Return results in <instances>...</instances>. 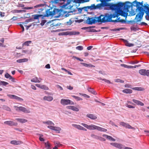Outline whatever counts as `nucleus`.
I'll use <instances>...</instances> for the list:
<instances>
[{
	"instance_id": "f257e3e1",
	"label": "nucleus",
	"mask_w": 149,
	"mask_h": 149,
	"mask_svg": "<svg viewBox=\"0 0 149 149\" xmlns=\"http://www.w3.org/2000/svg\"><path fill=\"white\" fill-rule=\"evenodd\" d=\"M100 1L101 2V3L96 5L94 4H92L90 6H88V8L91 10L100 9L103 7L107 6L113 11L112 13L110 15H116V17L120 15L125 17H127L128 14L126 12L129 11V6L122 2H119L116 4H111L107 3L105 0Z\"/></svg>"
},
{
	"instance_id": "f03ea898",
	"label": "nucleus",
	"mask_w": 149,
	"mask_h": 149,
	"mask_svg": "<svg viewBox=\"0 0 149 149\" xmlns=\"http://www.w3.org/2000/svg\"><path fill=\"white\" fill-rule=\"evenodd\" d=\"M117 17L116 15H110L109 13H106L105 15H101L96 18L95 19L93 17H88L86 20V23L88 24H95L97 22L101 23H105L110 22L111 19Z\"/></svg>"
},
{
	"instance_id": "7ed1b4c3",
	"label": "nucleus",
	"mask_w": 149,
	"mask_h": 149,
	"mask_svg": "<svg viewBox=\"0 0 149 149\" xmlns=\"http://www.w3.org/2000/svg\"><path fill=\"white\" fill-rule=\"evenodd\" d=\"M13 107L17 111H21L24 113H27L31 112V111L29 109H27L26 108L22 107H18L14 106Z\"/></svg>"
},
{
	"instance_id": "20e7f679",
	"label": "nucleus",
	"mask_w": 149,
	"mask_h": 149,
	"mask_svg": "<svg viewBox=\"0 0 149 149\" xmlns=\"http://www.w3.org/2000/svg\"><path fill=\"white\" fill-rule=\"evenodd\" d=\"M80 33L78 31H66L65 32H63L60 33H58L59 36L67 35L70 36L72 35H78Z\"/></svg>"
},
{
	"instance_id": "39448f33",
	"label": "nucleus",
	"mask_w": 149,
	"mask_h": 149,
	"mask_svg": "<svg viewBox=\"0 0 149 149\" xmlns=\"http://www.w3.org/2000/svg\"><path fill=\"white\" fill-rule=\"evenodd\" d=\"M81 124L85 127L90 130H97L98 126L94 125L91 124V125H88L84 123H81Z\"/></svg>"
},
{
	"instance_id": "423d86ee",
	"label": "nucleus",
	"mask_w": 149,
	"mask_h": 149,
	"mask_svg": "<svg viewBox=\"0 0 149 149\" xmlns=\"http://www.w3.org/2000/svg\"><path fill=\"white\" fill-rule=\"evenodd\" d=\"M144 14L143 12H139L136 15L134 19L135 22L136 23L140 22L142 19Z\"/></svg>"
},
{
	"instance_id": "0eeeda50",
	"label": "nucleus",
	"mask_w": 149,
	"mask_h": 149,
	"mask_svg": "<svg viewBox=\"0 0 149 149\" xmlns=\"http://www.w3.org/2000/svg\"><path fill=\"white\" fill-rule=\"evenodd\" d=\"M60 103L63 105H67L68 104L72 105L74 104V102L70 100L63 98L61 100Z\"/></svg>"
},
{
	"instance_id": "6e6552de",
	"label": "nucleus",
	"mask_w": 149,
	"mask_h": 149,
	"mask_svg": "<svg viewBox=\"0 0 149 149\" xmlns=\"http://www.w3.org/2000/svg\"><path fill=\"white\" fill-rule=\"evenodd\" d=\"M135 2L136 3V6L139 12H143V9L142 8V6H143V2L142 1L140 2L136 0L135 1Z\"/></svg>"
},
{
	"instance_id": "1a4fd4ad",
	"label": "nucleus",
	"mask_w": 149,
	"mask_h": 149,
	"mask_svg": "<svg viewBox=\"0 0 149 149\" xmlns=\"http://www.w3.org/2000/svg\"><path fill=\"white\" fill-rule=\"evenodd\" d=\"M7 95L11 99H15L19 102H22L23 101V99L15 95L8 94Z\"/></svg>"
},
{
	"instance_id": "9d476101",
	"label": "nucleus",
	"mask_w": 149,
	"mask_h": 149,
	"mask_svg": "<svg viewBox=\"0 0 149 149\" xmlns=\"http://www.w3.org/2000/svg\"><path fill=\"white\" fill-rule=\"evenodd\" d=\"M43 6V5L42 4H40L37 5L36 6H34V8H38L37 9H36V10L35 11L37 13H40L43 10V8H39L40 7H41Z\"/></svg>"
},
{
	"instance_id": "9b49d317",
	"label": "nucleus",
	"mask_w": 149,
	"mask_h": 149,
	"mask_svg": "<svg viewBox=\"0 0 149 149\" xmlns=\"http://www.w3.org/2000/svg\"><path fill=\"white\" fill-rule=\"evenodd\" d=\"M4 123L10 126H17V123L10 120L5 121Z\"/></svg>"
},
{
	"instance_id": "f8f14e48",
	"label": "nucleus",
	"mask_w": 149,
	"mask_h": 149,
	"mask_svg": "<svg viewBox=\"0 0 149 149\" xmlns=\"http://www.w3.org/2000/svg\"><path fill=\"white\" fill-rule=\"evenodd\" d=\"M54 126H47V127L51 130L55 131H60L61 130V129L60 127H58Z\"/></svg>"
},
{
	"instance_id": "ddd939ff",
	"label": "nucleus",
	"mask_w": 149,
	"mask_h": 149,
	"mask_svg": "<svg viewBox=\"0 0 149 149\" xmlns=\"http://www.w3.org/2000/svg\"><path fill=\"white\" fill-rule=\"evenodd\" d=\"M120 125L126 128L132 129L133 128V127L131 126L129 124L123 122H120Z\"/></svg>"
},
{
	"instance_id": "4468645a",
	"label": "nucleus",
	"mask_w": 149,
	"mask_h": 149,
	"mask_svg": "<svg viewBox=\"0 0 149 149\" xmlns=\"http://www.w3.org/2000/svg\"><path fill=\"white\" fill-rule=\"evenodd\" d=\"M32 18L31 19H35L39 20L40 18L42 17V19L43 18V15H38V14H34L32 15Z\"/></svg>"
},
{
	"instance_id": "2eb2a0df",
	"label": "nucleus",
	"mask_w": 149,
	"mask_h": 149,
	"mask_svg": "<svg viewBox=\"0 0 149 149\" xmlns=\"http://www.w3.org/2000/svg\"><path fill=\"white\" fill-rule=\"evenodd\" d=\"M66 108L67 109H71L73 111H74L77 112L79 111V109L78 108L74 106H67L66 107Z\"/></svg>"
},
{
	"instance_id": "dca6fc26",
	"label": "nucleus",
	"mask_w": 149,
	"mask_h": 149,
	"mask_svg": "<svg viewBox=\"0 0 149 149\" xmlns=\"http://www.w3.org/2000/svg\"><path fill=\"white\" fill-rule=\"evenodd\" d=\"M86 116L93 120H95L97 118V117L95 115L92 114H88L86 115Z\"/></svg>"
},
{
	"instance_id": "f3484780",
	"label": "nucleus",
	"mask_w": 149,
	"mask_h": 149,
	"mask_svg": "<svg viewBox=\"0 0 149 149\" xmlns=\"http://www.w3.org/2000/svg\"><path fill=\"white\" fill-rule=\"evenodd\" d=\"M10 143L14 145H19L22 144V142L20 141L13 140L10 141Z\"/></svg>"
},
{
	"instance_id": "a211bd4d",
	"label": "nucleus",
	"mask_w": 149,
	"mask_h": 149,
	"mask_svg": "<svg viewBox=\"0 0 149 149\" xmlns=\"http://www.w3.org/2000/svg\"><path fill=\"white\" fill-rule=\"evenodd\" d=\"M132 101L134 102L137 105H139L141 106H143L144 105V104L143 102L140 101L135 99H133Z\"/></svg>"
},
{
	"instance_id": "6ab92c4d",
	"label": "nucleus",
	"mask_w": 149,
	"mask_h": 149,
	"mask_svg": "<svg viewBox=\"0 0 149 149\" xmlns=\"http://www.w3.org/2000/svg\"><path fill=\"white\" fill-rule=\"evenodd\" d=\"M122 40L125 43V45L126 46L130 47L133 46L134 45V44L129 43L126 40L122 39Z\"/></svg>"
},
{
	"instance_id": "aec40b11",
	"label": "nucleus",
	"mask_w": 149,
	"mask_h": 149,
	"mask_svg": "<svg viewBox=\"0 0 149 149\" xmlns=\"http://www.w3.org/2000/svg\"><path fill=\"white\" fill-rule=\"evenodd\" d=\"M46 14L45 15L43 16V17H48L49 16L52 15H53V12L50 11L49 10H47L46 11Z\"/></svg>"
},
{
	"instance_id": "412c9836",
	"label": "nucleus",
	"mask_w": 149,
	"mask_h": 149,
	"mask_svg": "<svg viewBox=\"0 0 149 149\" xmlns=\"http://www.w3.org/2000/svg\"><path fill=\"white\" fill-rule=\"evenodd\" d=\"M43 99L44 100L49 102L51 101L53 99L52 97L50 96H45Z\"/></svg>"
},
{
	"instance_id": "4be33fe9",
	"label": "nucleus",
	"mask_w": 149,
	"mask_h": 149,
	"mask_svg": "<svg viewBox=\"0 0 149 149\" xmlns=\"http://www.w3.org/2000/svg\"><path fill=\"white\" fill-rule=\"evenodd\" d=\"M103 136L106 138L107 139L113 141H115L116 140L110 136H108L106 134H103Z\"/></svg>"
},
{
	"instance_id": "5701e85b",
	"label": "nucleus",
	"mask_w": 149,
	"mask_h": 149,
	"mask_svg": "<svg viewBox=\"0 0 149 149\" xmlns=\"http://www.w3.org/2000/svg\"><path fill=\"white\" fill-rule=\"evenodd\" d=\"M120 18H118V19L115 20H112L111 19V21L110 22H120L122 23H125V21L123 19H120L119 20Z\"/></svg>"
},
{
	"instance_id": "b1692460",
	"label": "nucleus",
	"mask_w": 149,
	"mask_h": 149,
	"mask_svg": "<svg viewBox=\"0 0 149 149\" xmlns=\"http://www.w3.org/2000/svg\"><path fill=\"white\" fill-rule=\"evenodd\" d=\"M15 120L17 121L22 123H25L27 121V120L24 118H16Z\"/></svg>"
},
{
	"instance_id": "393cba45",
	"label": "nucleus",
	"mask_w": 149,
	"mask_h": 149,
	"mask_svg": "<svg viewBox=\"0 0 149 149\" xmlns=\"http://www.w3.org/2000/svg\"><path fill=\"white\" fill-rule=\"evenodd\" d=\"M122 92L124 93L130 94L132 93V91L130 89L126 88L123 90Z\"/></svg>"
},
{
	"instance_id": "a878e982",
	"label": "nucleus",
	"mask_w": 149,
	"mask_h": 149,
	"mask_svg": "<svg viewBox=\"0 0 149 149\" xmlns=\"http://www.w3.org/2000/svg\"><path fill=\"white\" fill-rule=\"evenodd\" d=\"M90 0H74V2L77 3H83L84 2H87Z\"/></svg>"
},
{
	"instance_id": "bb28decb",
	"label": "nucleus",
	"mask_w": 149,
	"mask_h": 149,
	"mask_svg": "<svg viewBox=\"0 0 149 149\" xmlns=\"http://www.w3.org/2000/svg\"><path fill=\"white\" fill-rule=\"evenodd\" d=\"M45 147L47 149H51V145L48 141L45 143Z\"/></svg>"
},
{
	"instance_id": "cd10ccee",
	"label": "nucleus",
	"mask_w": 149,
	"mask_h": 149,
	"mask_svg": "<svg viewBox=\"0 0 149 149\" xmlns=\"http://www.w3.org/2000/svg\"><path fill=\"white\" fill-rule=\"evenodd\" d=\"M72 126L73 127H74L80 130H81L82 129V128L83 127L79 125L75 124H72Z\"/></svg>"
},
{
	"instance_id": "c85d7f7f",
	"label": "nucleus",
	"mask_w": 149,
	"mask_h": 149,
	"mask_svg": "<svg viewBox=\"0 0 149 149\" xmlns=\"http://www.w3.org/2000/svg\"><path fill=\"white\" fill-rule=\"evenodd\" d=\"M28 61V59L26 58H24L23 59H18L17 60V62L19 63H21L27 62Z\"/></svg>"
},
{
	"instance_id": "c756f323",
	"label": "nucleus",
	"mask_w": 149,
	"mask_h": 149,
	"mask_svg": "<svg viewBox=\"0 0 149 149\" xmlns=\"http://www.w3.org/2000/svg\"><path fill=\"white\" fill-rule=\"evenodd\" d=\"M88 90L89 92L91 93L94 94L96 95V92L94 90L93 88H91V87H88Z\"/></svg>"
},
{
	"instance_id": "7c9ffc66",
	"label": "nucleus",
	"mask_w": 149,
	"mask_h": 149,
	"mask_svg": "<svg viewBox=\"0 0 149 149\" xmlns=\"http://www.w3.org/2000/svg\"><path fill=\"white\" fill-rule=\"evenodd\" d=\"M146 70L145 69H141L139 70V73L141 75L145 76Z\"/></svg>"
},
{
	"instance_id": "2f4dec72",
	"label": "nucleus",
	"mask_w": 149,
	"mask_h": 149,
	"mask_svg": "<svg viewBox=\"0 0 149 149\" xmlns=\"http://www.w3.org/2000/svg\"><path fill=\"white\" fill-rule=\"evenodd\" d=\"M81 64L86 67H95L94 66L92 65L85 63H81Z\"/></svg>"
},
{
	"instance_id": "473e14b6",
	"label": "nucleus",
	"mask_w": 149,
	"mask_h": 149,
	"mask_svg": "<svg viewBox=\"0 0 149 149\" xmlns=\"http://www.w3.org/2000/svg\"><path fill=\"white\" fill-rule=\"evenodd\" d=\"M43 123L44 124H46L48 125H51L50 126L54 125V124L50 120H48L47 121H43Z\"/></svg>"
},
{
	"instance_id": "72a5a7b5",
	"label": "nucleus",
	"mask_w": 149,
	"mask_h": 149,
	"mask_svg": "<svg viewBox=\"0 0 149 149\" xmlns=\"http://www.w3.org/2000/svg\"><path fill=\"white\" fill-rule=\"evenodd\" d=\"M31 81L32 82H35V83H39L40 82V81L38 77H36L31 79Z\"/></svg>"
},
{
	"instance_id": "f704fd0d",
	"label": "nucleus",
	"mask_w": 149,
	"mask_h": 149,
	"mask_svg": "<svg viewBox=\"0 0 149 149\" xmlns=\"http://www.w3.org/2000/svg\"><path fill=\"white\" fill-rule=\"evenodd\" d=\"M4 41V40L3 38H2L1 39V47H6V44H4L3 42Z\"/></svg>"
},
{
	"instance_id": "c9c22d12",
	"label": "nucleus",
	"mask_w": 149,
	"mask_h": 149,
	"mask_svg": "<svg viewBox=\"0 0 149 149\" xmlns=\"http://www.w3.org/2000/svg\"><path fill=\"white\" fill-rule=\"evenodd\" d=\"M97 130H98L101 131L106 132L107 131V130L103 128L98 126L97 127Z\"/></svg>"
},
{
	"instance_id": "e433bc0d",
	"label": "nucleus",
	"mask_w": 149,
	"mask_h": 149,
	"mask_svg": "<svg viewBox=\"0 0 149 149\" xmlns=\"http://www.w3.org/2000/svg\"><path fill=\"white\" fill-rule=\"evenodd\" d=\"M72 97L77 101L82 100V99L81 98L78 96L72 95Z\"/></svg>"
},
{
	"instance_id": "4c0bfd02",
	"label": "nucleus",
	"mask_w": 149,
	"mask_h": 149,
	"mask_svg": "<svg viewBox=\"0 0 149 149\" xmlns=\"http://www.w3.org/2000/svg\"><path fill=\"white\" fill-rule=\"evenodd\" d=\"M40 88L46 90H48L49 89L48 87L45 85H41V86H40Z\"/></svg>"
},
{
	"instance_id": "58836bf2",
	"label": "nucleus",
	"mask_w": 149,
	"mask_h": 149,
	"mask_svg": "<svg viewBox=\"0 0 149 149\" xmlns=\"http://www.w3.org/2000/svg\"><path fill=\"white\" fill-rule=\"evenodd\" d=\"M55 146L58 147H60L62 145L59 143L57 141H54V142Z\"/></svg>"
},
{
	"instance_id": "ea45409f",
	"label": "nucleus",
	"mask_w": 149,
	"mask_h": 149,
	"mask_svg": "<svg viewBox=\"0 0 149 149\" xmlns=\"http://www.w3.org/2000/svg\"><path fill=\"white\" fill-rule=\"evenodd\" d=\"M31 42L30 41H26L24 43H23V45H26L28 46L29 45V44H30L31 43Z\"/></svg>"
},
{
	"instance_id": "a19ab883",
	"label": "nucleus",
	"mask_w": 149,
	"mask_h": 149,
	"mask_svg": "<svg viewBox=\"0 0 149 149\" xmlns=\"http://www.w3.org/2000/svg\"><path fill=\"white\" fill-rule=\"evenodd\" d=\"M3 109L6 110L7 111H11V109L10 108L6 106H4L3 107Z\"/></svg>"
},
{
	"instance_id": "79ce46f5",
	"label": "nucleus",
	"mask_w": 149,
	"mask_h": 149,
	"mask_svg": "<svg viewBox=\"0 0 149 149\" xmlns=\"http://www.w3.org/2000/svg\"><path fill=\"white\" fill-rule=\"evenodd\" d=\"M91 136L92 138L97 139H98L99 137V136L95 135L94 134H91Z\"/></svg>"
},
{
	"instance_id": "37998d69",
	"label": "nucleus",
	"mask_w": 149,
	"mask_h": 149,
	"mask_svg": "<svg viewBox=\"0 0 149 149\" xmlns=\"http://www.w3.org/2000/svg\"><path fill=\"white\" fill-rule=\"evenodd\" d=\"M115 81L116 82H120L121 83H123L124 81L121 79H116L115 80Z\"/></svg>"
},
{
	"instance_id": "c03bdc74",
	"label": "nucleus",
	"mask_w": 149,
	"mask_h": 149,
	"mask_svg": "<svg viewBox=\"0 0 149 149\" xmlns=\"http://www.w3.org/2000/svg\"><path fill=\"white\" fill-rule=\"evenodd\" d=\"M8 84V82L4 81H1V85H2L4 86H6Z\"/></svg>"
},
{
	"instance_id": "a18cd8bd",
	"label": "nucleus",
	"mask_w": 149,
	"mask_h": 149,
	"mask_svg": "<svg viewBox=\"0 0 149 149\" xmlns=\"http://www.w3.org/2000/svg\"><path fill=\"white\" fill-rule=\"evenodd\" d=\"M71 13V12H68V13L67 12H65V13H64V16L65 17H68L70 15V13Z\"/></svg>"
},
{
	"instance_id": "49530a36",
	"label": "nucleus",
	"mask_w": 149,
	"mask_h": 149,
	"mask_svg": "<svg viewBox=\"0 0 149 149\" xmlns=\"http://www.w3.org/2000/svg\"><path fill=\"white\" fill-rule=\"evenodd\" d=\"M77 49L79 50H81L83 49V47L82 46H79L76 47V48Z\"/></svg>"
},
{
	"instance_id": "de8ad7c7",
	"label": "nucleus",
	"mask_w": 149,
	"mask_h": 149,
	"mask_svg": "<svg viewBox=\"0 0 149 149\" xmlns=\"http://www.w3.org/2000/svg\"><path fill=\"white\" fill-rule=\"evenodd\" d=\"M102 80L104 81L105 82L108 83V84H111V83L110 81H109L108 80H107V79H102Z\"/></svg>"
},
{
	"instance_id": "09e8293b",
	"label": "nucleus",
	"mask_w": 149,
	"mask_h": 149,
	"mask_svg": "<svg viewBox=\"0 0 149 149\" xmlns=\"http://www.w3.org/2000/svg\"><path fill=\"white\" fill-rule=\"evenodd\" d=\"M125 106L127 107L130 108H134V107L132 106V105H130L128 104H125Z\"/></svg>"
},
{
	"instance_id": "8fccbe9b",
	"label": "nucleus",
	"mask_w": 149,
	"mask_h": 149,
	"mask_svg": "<svg viewBox=\"0 0 149 149\" xmlns=\"http://www.w3.org/2000/svg\"><path fill=\"white\" fill-rule=\"evenodd\" d=\"M142 88L140 87H135L132 88V89L134 90H137V91H141Z\"/></svg>"
},
{
	"instance_id": "3c124183",
	"label": "nucleus",
	"mask_w": 149,
	"mask_h": 149,
	"mask_svg": "<svg viewBox=\"0 0 149 149\" xmlns=\"http://www.w3.org/2000/svg\"><path fill=\"white\" fill-rule=\"evenodd\" d=\"M56 87L58 88L60 90H63V88L62 87L58 85H56Z\"/></svg>"
},
{
	"instance_id": "603ef678",
	"label": "nucleus",
	"mask_w": 149,
	"mask_h": 149,
	"mask_svg": "<svg viewBox=\"0 0 149 149\" xmlns=\"http://www.w3.org/2000/svg\"><path fill=\"white\" fill-rule=\"evenodd\" d=\"M131 29L132 31H136L137 30V28L134 26H132L131 27Z\"/></svg>"
},
{
	"instance_id": "864d4df0",
	"label": "nucleus",
	"mask_w": 149,
	"mask_h": 149,
	"mask_svg": "<svg viewBox=\"0 0 149 149\" xmlns=\"http://www.w3.org/2000/svg\"><path fill=\"white\" fill-rule=\"evenodd\" d=\"M11 76L8 73H6L5 75V77L7 78H9Z\"/></svg>"
},
{
	"instance_id": "5fc2aeb1",
	"label": "nucleus",
	"mask_w": 149,
	"mask_h": 149,
	"mask_svg": "<svg viewBox=\"0 0 149 149\" xmlns=\"http://www.w3.org/2000/svg\"><path fill=\"white\" fill-rule=\"evenodd\" d=\"M24 10H14V11L15 13H20L22 11H24Z\"/></svg>"
},
{
	"instance_id": "6e6d98bb",
	"label": "nucleus",
	"mask_w": 149,
	"mask_h": 149,
	"mask_svg": "<svg viewBox=\"0 0 149 149\" xmlns=\"http://www.w3.org/2000/svg\"><path fill=\"white\" fill-rule=\"evenodd\" d=\"M46 21L45 20H43L42 21L40 24L42 26H43L46 22Z\"/></svg>"
},
{
	"instance_id": "4d7b16f0",
	"label": "nucleus",
	"mask_w": 149,
	"mask_h": 149,
	"mask_svg": "<svg viewBox=\"0 0 149 149\" xmlns=\"http://www.w3.org/2000/svg\"><path fill=\"white\" fill-rule=\"evenodd\" d=\"M98 139L100 140V141H105L106 140V139H105L99 136Z\"/></svg>"
},
{
	"instance_id": "13d9d810",
	"label": "nucleus",
	"mask_w": 149,
	"mask_h": 149,
	"mask_svg": "<svg viewBox=\"0 0 149 149\" xmlns=\"http://www.w3.org/2000/svg\"><path fill=\"white\" fill-rule=\"evenodd\" d=\"M139 25H141V26L145 25L146 26L147 25V24L144 22H141L139 24Z\"/></svg>"
},
{
	"instance_id": "bf43d9fd",
	"label": "nucleus",
	"mask_w": 149,
	"mask_h": 149,
	"mask_svg": "<svg viewBox=\"0 0 149 149\" xmlns=\"http://www.w3.org/2000/svg\"><path fill=\"white\" fill-rule=\"evenodd\" d=\"M24 5L20 3H18V5H17V7H24Z\"/></svg>"
},
{
	"instance_id": "052dcab7",
	"label": "nucleus",
	"mask_w": 149,
	"mask_h": 149,
	"mask_svg": "<svg viewBox=\"0 0 149 149\" xmlns=\"http://www.w3.org/2000/svg\"><path fill=\"white\" fill-rule=\"evenodd\" d=\"M82 95L83 96H84V97H87V98H89L90 97V96L89 95H86V94H82Z\"/></svg>"
},
{
	"instance_id": "680f3d73",
	"label": "nucleus",
	"mask_w": 149,
	"mask_h": 149,
	"mask_svg": "<svg viewBox=\"0 0 149 149\" xmlns=\"http://www.w3.org/2000/svg\"><path fill=\"white\" fill-rule=\"evenodd\" d=\"M67 88L70 90H72L73 89V87L72 86H67Z\"/></svg>"
},
{
	"instance_id": "e2e57ef3",
	"label": "nucleus",
	"mask_w": 149,
	"mask_h": 149,
	"mask_svg": "<svg viewBox=\"0 0 149 149\" xmlns=\"http://www.w3.org/2000/svg\"><path fill=\"white\" fill-rule=\"evenodd\" d=\"M148 6H144L143 7L144 8V9L148 10H149V8L148 7V4H147Z\"/></svg>"
},
{
	"instance_id": "0e129e2a",
	"label": "nucleus",
	"mask_w": 149,
	"mask_h": 149,
	"mask_svg": "<svg viewBox=\"0 0 149 149\" xmlns=\"http://www.w3.org/2000/svg\"><path fill=\"white\" fill-rule=\"evenodd\" d=\"M120 66L123 67L125 68H127L128 65L124 64H121L120 65Z\"/></svg>"
},
{
	"instance_id": "69168bd1",
	"label": "nucleus",
	"mask_w": 149,
	"mask_h": 149,
	"mask_svg": "<svg viewBox=\"0 0 149 149\" xmlns=\"http://www.w3.org/2000/svg\"><path fill=\"white\" fill-rule=\"evenodd\" d=\"M39 140L40 141H45L44 139L42 137H41V135L40 136V137L39 138Z\"/></svg>"
},
{
	"instance_id": "338daca9",
	"label": "nucleus",
	"mask_w": 149,
	"mask_h": 149,
	"mask_svg": "<svg viewBox=\"0 0 149 149\" xmlns=\"http://www.w3.org/2000/svg\"><path fill=\"white\" fill-rule=\"evenodd\" d=\"M146 75L147 76H149V70H146Z\"/></svg>"
},
{
	"instance_id": "774afa93",
	"label": "nucleus",
	"mask_w": 149,
	"mask_h": 149,
	"mask_svg": "<svg viewBox=\"0 0 149 149\" xmlns=\"http://www.w3.org/2000/svg\"><path fill=\"white\" fill-rule=\"evenodd\" d=\"M9 79L11 80L12 81L14 82L15 80V79L12 77L11 76L9 78Z\"/></svg>"
}]
</instances>
